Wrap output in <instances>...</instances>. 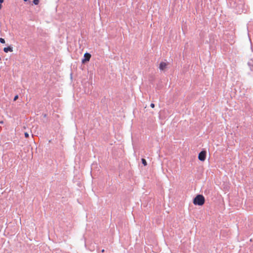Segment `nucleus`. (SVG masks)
<instances>
[{
    "mask_svg": "<svg viewBox=\"0 0 253 253\" xmlns=\"http://www.w3.org/2000/svg\"><path fill=\"white\" fill-rule=\"evenodd\" d=\"M18 98V95H16L14 96L13 100L15 101Z\"/></svg>",
    "mask_w": 253,
    "mask_h": 253,
    "instance_id": "10",
    "label": "nucleus"
},
{
    "mask_svg": "<svg viewBox=\"0 0 253 253\" xmlns=\"http://www.w3.org/2000/svg\"><path fill=\"white\" fill-rule=\"evenodd\" d=\"M206 158V152L205 151H201L198 155V159L201 161H204Z\"/></svg>",
    "mask_w": 253,
    "mask_h": 253,
    "instance_id": "2",
    "label": "nucleus"
},
{
    "mask_svg": "<svg viewBox=\"0 0 253 253\" xmlns=\"http://www.w3.org/2000/svg\"><path fill=\"white\" fill-rule=\"evenodd\" d=\"M150 106L152 107V108H154L155 107V104L154 103H151L150 104Z\"/></svg>",
    "mask_w": 253,
    "mask_h": 253,
    "instance_id": "11",
    "label": "nucleus"
},
{
    "mask_svg": "<svg viewBox=\"0 0 253 253\" xmlns=\"http://www.w3.org/2000/svg\"><path fill=\"white\" fill-rule=\"evenodd\" d=\"M24 135H25V137H26V138H28L29 136V135L28 132H25L24 133Z\"/></svg>",
    "mask_w": 253,
    "mask_h": 253,
    "instance_id": "9",
    "label": "nucleus"
},
{
    "mask_svg": "<svg viewBox=\"0 0 253 253\" xmlns=\"http://www.w3.org/2000/svg\"><path fill=\"white\" fill-rule=\"evenodd\" d=\"M84 58L83 59L82 61L83 63L89 61L91 57V55L88 53H85L84 54Z\"/></svg>",
    "mask_w": 253,
    "mask_h": 253,
    "instance_id": "3",
    "label": "nucleus"
},
{
    "mask_svg": "<svg viewBox=\"0 0 253 253\" xmlns=\"http://www.w3.org/2000/svg\"><path fill=\"white\" fill-rule=\"evenodd\" d=\"M28 0H24V1H28Z\"/></svg>",
    "mask_w": 253,
    "mask_h": 253,
    "instance_id": "15",
    "label": "nucleus"
},
{
    "mask_svg": "<svg viewBox=\"0 0 253 253\" xmlns=\"http://www.w3.org/2000/svg\"><path fill=\"white\" fill-rule=\"evenodd\" d=\"M0 42L1 43H5V40L4 39H2V38H0Z\"/></svg>",
    "mask_w": 253,
    "mask_h": 253,
    "instance_id": "8",
    "label": "nucleus"
},
{
    "mask_svg": "<svg viewBox=\"0 0 253 253\" xmlns=\"http://www.w3.org/2000/svg\"><path fill=\"white\" fill-rule=\"evenodd\" d=\"M205 199L202 195H198L193 199V204L195 205L202 206L204 204Z\"/></svg>",
    "mask_w": 253,
    "mask_h": 253,
    "instance_id": "1",
    "label": "nucleus"
},
{
    "mask_svg": "<svg viewBox=\"0 0 253 253\" xmlns=\"http://www.w3.org/2000/svg\"><path fill=\"white\" fill-rule=\"evenodd\" d=\"M1 8V5L0 4V9Z\"/></svg>",
    "mask_w": 253,
    "mask_h": 253,
    "instance_id": "13",
    "label": "nucleus"
},
{
    "mask_svg": "<svg viewBox=\"0 0 253 253\" xmlns=\"http://www.w3.org/2000/svg\"><path fill=\"white\" fill-rule=\"evenodd\" d=\"M141 161H142V164L144 165V166H146L147 165V162L145 160V159H141Z\"/></svg>",
    "mask_w": 253,
    "mask_h": 253,
    "instance_id": "6",
    "label": "nucleus"
},
{
    "mask_svg": "<svg viewBox=\"0 0 253 253\" xmlns=\"http://www.w3.org/2000/svg\"><path fill=\"white\" fill-rule=\"evenodd\" d=\"M33 3L35 4V5H38L39 3V0H33Z\"/></svg>",
    "mask_w": 253,
    "mask_h": 253,
    "instance_id": "7",
    "label": "nucleus"
},
{
    "mask_svg": "<svg viewBox=\"0 0 253 253\" xmlns=\"http://www.w3.org/2000/svg\"><path fill=\"white\" fill-rule=\"evenodd\" d=\"M3 2V0H0V3H1Z\"/></svg>",
    "mask_w": 253,
    "mask_h": 253,
    "instance_id": "12",
    "label": "nucleus"
},
{
    "mask_svg": "<svg viewBox=\"0 0 253 253\" xmlns=\"http://www.w3.org/2000/svg\"><path fill=\"white\" fill-rule=\"evenodd\" d=\"M101 252L103 253L104 252V250L103 249Z\"/></svg>",
    "mask_w": 253,
    "mask_h": 253,
    "instance_id": "14",
    "label": "nucleus"
},
{
    "mask_svg": "<svg viewBox=\"0 0 253 253\" xmlns=\"http://www.w3.org/2000/svg\"><path fill=\"white\" fill-rule=\"evenodd\" d=\"M3 51L5 52H8V51L12 52V51H13V49H12V48L11 47L8 46V47H4L3 48Z\"/></svg>",
    "mask_w": 253,
    "mask_h": 253,
    "instance_id": "5",
    "label": "nucleus"
},
{
    "mask_svg": "<svg viewBox=\"0 0 253 253\" xmlns=\"http://www.w3.org/2000/svg\"><path fill=\"white\" fill-rule=\"evenodd\" d=\"M168 66V64L166 62H162L160 63L159 65V69L160 70L163 71L165 70Z\"/></svg>",
    "mask_w": 253,
    "mask_h": 253,
    "instance_id": "4",
    "label": "nucleus"
}]
</instances>
